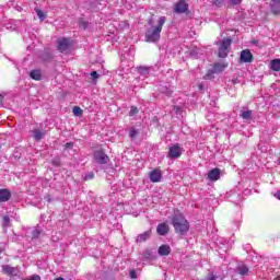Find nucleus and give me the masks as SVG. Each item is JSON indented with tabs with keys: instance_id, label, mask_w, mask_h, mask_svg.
<instances>
[{
	"instance_id": "nucleus-4",
	"label": "nucleus",
	"mask_w": 280,
	"mask_h": 280,
	"mask_svg": "<svg viewBox=\"0 0 280 280\" xmlns=\"http://www.w3.org/2000/svg\"><path fill=\"white\" fill-rule=\"evenodd\" d=\"M93 160L98 165H106L108 161H110V158H108V155L104 153V150H97V151H94L93 153Z\"/></svg>"
},
{
	"instance_id": "nucleus-48",
	"label": "nucleus",
	"mask_w": 280,
	"mask_h": 280,
	"mask_svg": "<svg viewBox=\"0 0 280 280\" xmlns=\"http://www.w3.org/2000/svg\"><path fill=\"white\" fill-rule=\"evenodd\" d=\"M278 163H279V165H280V156H279Z\"/></svg>"
},
{
	"instance_id": "nucleus-13",
	"label": "nucleus",
	"mask_w": 280,
	"mask_h": 280,
	"mask_svg": "<svg viewBox=\"0 0 280 280\" xmlns=\"http://www.w3.org/2000/svg\"><path fill=\"white\" fill-rule=\"evenodd\" d=\"M158 235L165 236L170 233V225L167 223H160L156 228Z\"/></svg>"
},
{
	"instance_id": "nucleus-44",
	"label": "nucleus",
	"mask_w": 280,
	"mask_h": 280,
	"mask_svg": "<svg viewBox=\"0 0 280 280\" xmlns=\"http://www.w3.org/2000/svg\"><path fill=\"white\" fill-rule=\"evenodd\" d=\"M252 43H253V45H259V40H257V39H254Z\"/></svg>"
},
{
	"instance_id": "nucleus-10",
	"label": "nucleus",
	"mask_w": 280,
	"mask_h": 280,
	"mask_svg": "<svg viewBox=\"0 0 280 280\" xmlns=\"http://www.w3.org/2000/svg\"><path fill=\"white\" fill-rule=\"evenodd\" d=\"M152 237V230H148L141 234H139L136 238V244H143V242H148Z\"/></svg>"
},
{
	"instance_id": "nucleus-24",
	"label": "nucleus",
	"mask_w": 280,
	"mask_h": 280,
	"mask_svg": "<svg viewBox=\"0 0 280 280\" xmlns=\"http://www.w3.org/2000/svg\"><path fill=\"white\" fill-rule=\"evenodd\" d=\"M240 117H242V119H253V110L247 109V110H242L240 114Z\"/></svg>"
},
{
	"instance_id": "nucleus-46",
	"label": "nucleus",
	"mask_w": 280,
	"mask_h": 280,
	"mask_svg": "<svg viewBox=\"0 0 280 280\" xmlns=\"http://www.w3.org/2000/svg\"><path fill=\"white\" fill-rule=\"evenodd\" d=\"M46 200H47V202H51V199H49V198H47V197H46Z\"/></svg>"
},
{
	"instance_id": "nucleus-41",
	"label": "nucleus",
	"mask_w": 280,
	"mask_h": 280,
	"mask_svg": "<svg viewBox=\"0 0 280 280\" xmlns=\"http://www.w3.org/2000/svg\"><path fill=\"white\" fill-rule=\"evenodd\" d=\"M215 279H218V277H217L215 275H211V276L208 278V280H215Z\"/></svg>"
},
{
	"instance_id": "nucleus-11",
	"label": "nucleus",
	"mask_w": 280,
	"mask_h": 280,
	"mask_svg": "<svg viewBox=\"0 0 280 280\" xmlns=\"http://www.w3.org/2000/svg\"><path fill=\"white\" fill-rule=\"evenodd\" d=\"M253 52L250 50L245 49L241 52V62H253Z\"/></svg>"
},
{
	"instance_id": "nucleus-2",
	"label": "nucleus",
	"mask_w": 280,
	"mask_h": 280,
	"mask_svg": "<svg viewBox=\"0 0 280 280\" xmlns=\"http://www.w3.org/2000/svg\"><path fill=\"white\" fill-rule=\"evenodd\" d=\"M172 225L177 235H187L189 233V221H187L183 213H175L172 217Z\"/></svg>"
},
{
	"instance_id": "nucleus-22",
	"label": "nucleus",
	"mask_w": 280,
	"mask_h": 280,
	"mask_svg": "<svg viewBox=\"0 0 280 280\" xmlns=\"http://www.w3.org/2000/svg\"><path fill=\"white\" fill-rule=\"evenodd\" d=\"M226 67H229V65H226V63H214L213 71H214V73H222V71H224V69H226Z\"/></svg>"
},
{
	"instance_id": "nucleus-5",
	"label": "nucleus",
	"mask_w": 280,
	"mask_h": 280,
	"mask_svg": "<svg viewBox=\"0 0 280 280\" xmlns=\"http://www.w3.org/2000/svg\"><path fill=\"white\" fill-rule=\"evenodd\" d=\"M183 152H184V150L180 147V144H178V143L173 144L168 149L167 158L168 159H180V156H183Z\"/></svg>"
},
{
	"instance_id": "nucleus-25",
	"label": "nucleus",
	"mask_w": 280,
	"mask_h": 280,
	"mask_svg": "<svg viewBox=\"0 0 280 280\" xmlns=\"http://www.w3.org/2000/svg\"><path fill=\"white\" fill-rule=\"evenodd\" d=\"M40 235H43V230L40 229V226H36L32 231V240H38V237H40Z\"/></svg>"
},
{
	"instance_id": "nucleus-14",
	"label": "nucleus",
	"mask_w": 280,
	"mask_h": 280,
	"mask_svg": "<svg viewBox=\"0 0 280 280\" xmlns=\"http://www.w3.org/2000/svg\"><path fill=\"white\" fill-rule=\"evenodd\" d=\"M220 168H212L208 172V178L214 183L215 180H220Z\"/></svg>"
},
{
	"instance_id": "nucleus-34",
	"label": "nucleus",
	"mask_w": 280,
	"mask_h": 280,
	"mask_svg": "<svg viewBox=\"0 0 280 280\" xmlns=\"http://www.w3.org/2000/svg\"><path fill=\"white\" fill-rule=\"evenodd\" d=\"M129 277H130V279H137L138 278L137 270H135V269L130 270Z\"/></svg>"
},
{
	"instance_id": "nucleus-31",
	"label": "nucleus",
	"mask_w": 280,
	"mask_h": 280,
	"mask_svg": "<svg viewBox=\"0 0 280 280\" xmlns=\"http://www.w3.org/2000/svg\"><path fill=\"white\" fill-rule=\"evenodd\" d=\"M229 5H242V0H229Z\"/></svg>"
},
{
	"instance_id": "nucleus-9",
	"label": "nucleus",
	"mask_w": 280,
	"mask_h": 280,
	"mask_svg": "<svg viewBox=\"0 0 280 280\" xmlns=\"http://www.w3.org/2000/svg\"><path fill=\"white\" fill-rule=\"evenodd\" d=\"M149 178L151 183H161V178H163V174L161 173V170L155 168L149 173Z\"/></svg>"
},
{
	"instance_id": "nucleus-6",
	"label": "nucleus",
	"mask_w": 280,
	"mask_h": 280,
	"mask_svg": "<svg viewBox=\"0 0 280 280\" xmlns=\"http://www.w3.org/2000/svg\"><path fill=\"white\" fill-rule=\"evenodd\" d=\"M71 47V39L67 38V37H61L57 40V49L58 51H60L61 54H65V51H67L68 49H70Z\"/></svg>"
},
{
	"instance_id": "nucleus-47",
	"label": "nucleus",
	"mask_w": 280,
	"mask_h": 280,
	"mask_svg": "<svg viewBox=\"0 0 280 280\" xmlns=\"http://www.w3.org/2000/svg\"><path fill=\"white\" fill-rule=\"evenodd\" d=\"M174 110H178V107L175 106V107H174Z\"/></svg>"
},
{
	"instance_id": "nucleus-40",
	"label": "nucleus",
	"mask_w": 280,
	"mask_h": 280,
	"mask_svg": "<svg viewBox=\"0 0 280 280\" xmlns=\"http://www.w3.org/2000/svg\"><path fill=\"white\" fill-rule=\"evenodd\" d=\"M275 198H277L278 200H280V190H278V191L275 194Z\"/></svg>"
},
{
	"instance_id": "nucleus-42",
	"label": "nucleus",
	"mask_w": 280,
	"mask_h": 280,
	"mask_svg": "<svg viewBox=\"0 0 280 280\" xmlns=\"http://www.w3.org/2000/svg\"><path fill=\"white\" fill-rule=\"evenodd\" d=\"M4 97H5V96H4L3 94H0V104L3 103Z\"/></svg>"
},
{
	"instance_id": "nucleus-27",
	"label": "nucleus",
	"mask_w": 280,
	"mask_h": 280,
	"mask_svg": "<svg viewBox=\"0 0 280 280\" xmlns=\"http://www.w3.org/2000/svg\"><path fill=\"white\" fill-rule=\"evenodd\" d=\"M35 12L40 21L47 19V15L39 8H35Z\"/></svg>"
},
{
	"instance_id": "nucleus-28",
	"label": "nucleus",
	"mask_w": 280,
	"mask_h": 280,
	"mask_svg": "<svg viewBox=\"0 0 280 280\" xmlns=\"http://www.w3.org/2000/svg\"><path fill=\"white\" fill-rule=\"evenodd\" d=\"M72 113L75 117H82V108H80L79 106H74L73 109H72Z\"/></svg>"
},
{
	"instance_id": "nucleus-33",
	"label": "nucleus",
	"mask_w": 280,
	"mask_h": 280,
	"mask_svg": "<svg viewBox=\"0 0 280 280\" xmlns=\"http://www.w3.org/2000/svg\"><path fill=\"white\" fill-rule=\"evenodd\" d=\"M3 226L5 228L10 226V217L8 215L3 217Z\"/></svg>"
},
{
	"instance_id": "nucleus-30",
	"label": "nucleus",
	"mask_w": 280,
	"mask_h": 280,
	"mask_svg": "<svg viewBox=\"0 0 280 280\" xmlns=\"http://www.w3.org/2000/svg\"><path fill=\"white\" fill-rule=\"evenodd\" d=\"M137 135H139V131H137L135 129V127H132L130 130H129V137L130 139H135V137H137Z\"/></svg>"
},
{
	"instance_id": "nucleus-23",
	"label": "nucleus",
	"mask_w": 280,
	"mask_h": 280,
	"mask_svg": "<svg viewBox=\"0 0 280 280\" xmlns=\"http://www.w3.org/2000/svg\"><path fill=\"white\" fill-rule=\"evenodd\" d=\"M30 77L32 78V80H42L43 78V73L40 72V70H32L30 72Z\"/></svg>"
},
{
	"instance_id": "nucleus-20",
	"label": "nucleus",
	"mask_w": 280,
	"mask_h": 280,
	"mask_svg": "<svg viewBox=\"0 0 280 280\" xmlns=\"http://www.w3.org/2000/svg\"><path fill=\"white\" fill-rule=\"evenodd\" d=\"M142 255L144 259H149L151 261H154V259H156V255H154V252L152 249H144Z\"/></svg>"
},
{
	"instance_id": "nucleus-21",
	"label": "nucleus",
	"mask_w": 280,
	"mask_h": 280,
	"mask_svg": "<svg viewBox=\"0 0 280 280\" xmlns=\"http://www.w3.org/2000/svg\"><path fill=\"white\" fill-rule=\"evenodd\" d=\"M270 69H271V71L279 72L280 71V59H272L270 61Z\"/></svg>"
},
{
	"instance_id": "nucleus-36",
	"label": "nucleus",
	"mask_w": 280,
	"mask_h": 280,
	"mask_svg": "<svg viewBox=\"0 0 280 280\" xmlns=\"http://www.w3.org/2000/svg\"><path fill=\"white\" fill-rule=\"evenodd\" d=\"M73 148V142H67L65 144V150H71Z\"/></svg>"
},
{
	"instance_id": "nucleus-26",
	"label": "nucleus",
	"mask_w": 280,
	"mask_h": 280,
	"mask_svg": "<svg viewBox=\"0 0 280 280\" xmlns=\"http://www.w3.org/2000/svg\"><path fill=\"white\" fill-rule=\"evenodd\" d=\"M137 71L140 75H149L150 74V67L140 66L137 68Z\"/></svg>"
},
{
	"instance_id": "nucleus-29",
	"label": "nucleus",
	"mask_w": 280,
	"mask_h": 280,
	"mask_svg": "<svg viewBox=\"0 0 280 280\" xmlns=\"http://www.w3.org/2000/svg\"><path fill=\"white\" fill-rule=\"evenodd\" d=\"M212 5H215V8H222L224 5V0H210Z\"/></svg>"
},
{
	"instance_id": "nucleus-37",
	"label": "nucleus",
	"mask_w": 280,
	"mask_h": 280,
	"mask_svg": "<svg viewBox=\"0 0 280 280\" xmlns=\"http://www.w3.org/2000/svg\"><path fill=\"white\" fill-rule=\"evenodd\" d=\"M94 174L93 173H89L88 175H85V179L86 180H91L92 178H94Z\"/></svg>"
},
{
	"instance_id": "nucleus-43",
	"label": "nucleus",
	"mask_w": 280,
	"mask_h": 280,
	"mask_svg": "<svg viewBox=\"0 0 280 280\" xmlns=\"http://www.w3.org/2000/svg\"><path fill=\"white\" fill-rule=\"evenodd\" d=\"M198 89H199V91H203V90H205V85L199 84V85H198Z\"/></svg>"
},
{
	"instance_id": "nucleus-8",
	"label": "nucleus",
	"mask_w": 280,
	"mask_h": 280,
	"mask_svg": "<svg viewBox=\"0 0 280 280\" xmlns=\"http://www.w3.org/2000/svg\"><path fill=\"white\" fill-rule=\"evenodd\" d=\"M187 10H189V4H187V1L185 0L177 2L174 8V12H176V14H185Z\"/></svg>"
},
{
	"instance_id": "nucleus-18",
	"label": "nucleus",
	"mask_w": 280,
	"mask_h": 280,
	"mask_svg": "<svg viewBox=\"0 0 280 280\" xmlns=\"http://www.w3.org/2000/svg\"><path fill=\"white\" fill-rule=\"evenodd\" d=\"M236 272L237 275H241V277H248L250 271L246 265H241L237 267Z\"/></svg>"
},
{
	"instance_id": "nucleus-35",
	"label": "nucleus",
	"mask_w": 280,
	"mask_h": 280,
	"mask_svg": "<svg viewBox=\"0 0 280 280\" xmlns=\"http://www.w3.org/2000/svg\"><path fill=\"white\" fill-rule=\"evenodd\" d=\"M91 78H93V80H97V78H100V74L97 73V71H92Z\"/></svg>"
},
{
	"instance_id": "nucleus-15",
	"label": "nucleus",
	"mask_w": 280,
	"mask_h": 280,
	"mask_svg": "<svg viewBox=\"0 0 280 280\" xmlns=\"http://www.w3.org/2000/svg\"><path fill=\"white\" fill-rule=\"evenodd\" d=\"M158 253L161 257H167L172 253V247L170 245H161L158 249Z\"/></svg>"
},
{
	"instance_id": "nucleus-3",
	"label": "nucleus",
	"mask_w": 280,
	"mask_h": 280,
	"mask_svg": "<svg viewBox=\"0 0 280 280\" xmlns=\"http://www.w3.org/2000/svg\"><path fill=\"white\" fill-rule=\"evenodd\" d=\"M232 43L233 39L231 37L222 39L218 51L219 58H226L229 56V49H231Z\"/></svg>"
},
{
	"instance_id": "nucleus-7",
	"label": "nucleus",
	"mask_w": 280,
	"mask_h": 280,
	"mask_svg": "<svg viewBox=\"0 0 280 280\" xmlns=\"http://www.w3.org/2000/svg\"><path fill=\"white\" fill-rule=\"evenodd\" d=\"M3 275H8V277H19L21 275V270L19 267H12L10 265H2Z\"/></svg>"
},
{
	"instance_id": "nucleus-17",
	"label": "nucleus",
	"mask_w": 280,
	"mask_h": 280,
	"mask_svg": "<svg viewBox=\"0 0 280 280\" xmlns=\"http://www.w3.org/2000/svg\"><path fill=\"white\" fill-rule=\"evenodd\" d=\"M270 10L272 14H280V0H271Z\"/></svg>"
},
{
	"instance_id": "nucleus-38",
	"label": "nucleus",
	"mask_w": 280,
	"mask_h": 280,
	"mask_svg": "<svg viewBox=\"0 0 280 280\" xmlns=\"http://www.w3.org/2000/svg\"><path fill=\"white\" fill-rule=\"evenodd\" d=\"M24 280H27V279H24ZM28 280H40V276H38V275H33V276L31 277V279H28Z\"/></svg>"
},
{
	"instance_id": "nucleus-32",
	"label": "nucleus",
	"mask_w": 280,
	"mask_h": 280,
	"mask_svg": "<svg viewBox=\"0 0 280 280\" xmlns=\"http://www.w3.org/2000/svg\"><path fill=\"white\" fill-rule=\"evenodd\" d=\"M137 113H139V109L137 107H131L129 110V117H135V115H137Z\"/></svg>"
},
{
	"instance_id": "nucleus-45",
	"label": "nucleus",
	"mask_w": 280,
	"mask_h": 280,
	"mask_svg": "<svg viewBox=\"0 0 280 280\" xmlns=\"http://www.w3.org/2000/svg\"><path fill=\"white\" fill-rule=\"evenodd\" d=\"M55 280H65V278L59 277V278H56Z\"/></svg>"
},
{
	"instance_id": "nucleus-39",
	"label": "nucleus",
	"mask_w": 280,
	"mask_h": 280,
	"mask_svg": "<svg viewBox=\"0 0 280 280\" xmlns=\"http://www.w3.org/2000/svg\"><path fill=\"white\" fill-rule=\"evenodd\" d=\"M52 165H56V167L60 166V161L54 160V161H52Z\"/></svg>"
},
{
	"instance_id": "nucleus-12",
	"label": "nucleus",
	"mask_w": 280,
	"mask_h": 280,
	"mask_svg": "<svg viewBox=\"0 0 280 280\" xmlns=\"http://www.w3.org/2000/svg\"><path fill=\"white\" fill-rule=\"evenodd\" d=\"M160 93H163V95H166L167 97H172V93H174V86L171 84L161 85Z\"/></svg>"
},
{
	"instance_id": "nucleus-19",
	"label": "nucleus",
	"mask_w": 280,
	"mask_h": 280,
	"mask_svg": "<svg viewBox=\"0 0 280 280\" xmlns=\"http://www.w3.org/2000/svg\"><path fill=\"white\" fill-rule=\"evenodd\" d=\"M32 132L33 139H35V141H40L45 137V132H43L40 129H33Z\"/></svg>"
},
{
	"instance_id": "nucleus-16",
	"label": "nucleus",
	"mask_w": 280,
	"mask_h": 280,
	"mask_svg": "<svg viewBox=\"0 0 280 280\" xmlns=\"http://www.w3.org/2000/svg\"><path fill=\"white\" fill-rule=\"evenodd\" d=\"M12 198V194L8 189H0V202H8Z\"/></svg>"
},
{
	"instance_id": "nucleus-1",
	"label": "nucleus",
	"mask_w": 280,
	"mask_h": 280,
	"mask_svg": "<svg viewBox=\"0 0 280 280\" xmlns=\"http://www.w3.org/2000/svg\"><path fill=\"white\" fill-rule=\"evenodd\" d=\"M167 21L166 16H160L156 25H152V20H149V28H147L144 38L147 43H159L161 40V32H163V25Z\"/></svg>"
}]
</instances>
